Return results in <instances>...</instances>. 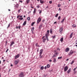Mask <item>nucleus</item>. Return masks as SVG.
I'll use <instances>...</instances> for the list:
<instances>
[{"label":"nucleus","mask_w":77,"mask_h":77,"mask_svg":"<svg viewBox=\"0 0 77 77\" xmlns=\"http://www.w3.org/2000/svg\"><path fill=\"white\" fill-rule=\"evenodd\" d=\"M20 77H23L24 76V73L23 72L21 73L19 75Z\"/></svg>","instance_id":"f257e3e1"},{"label":"nucleus","mask_w":77,"mask_h":77,"mask_svg":"<svg viewBox=\"0 0 77 77\" xmlns=\"http://www.w3.org/2000/svg\"><path fill=\"white\" fill-rule=\"evenodd\" d=\"M68 68L67 66H66L64 69V71H66L67 70H68Z\"/></svg>","instance_id":"f03ea898"},{"label":"nucleus","mask_w":77,"mask_h":77,"mask_svg":"<svg viewBox=\"0 0 77 77\" xmlns=\"http://www.w3.org/2000/svg\"><path fill=\"white\" fill-rule=\"evenodd\" d=\"M63 30V28L61 27L60 29V32L61 34L62 33V31Z\"/></svg>","instance_id":"7ed1b4c3"},{"label":"nucleus","mask_w":77,"mask_h":77,"mask_svg":"<svg viewBox=\"0 0 77 77\" xmlns=\"http://www.w3.org/2000/svg\"><path fill=\"white\" fill-rule=\"evenodd\" d=\"M19 62V60H17L15 61V64L17 65V64Z\"/></svg>","instance_id":"20e7f679"},{"label":"nucleus","mask_w":77,"mask_h":77,"mask_svg":"<svg viewBox=\"0 0 77 77\" xmlns=\"http://www.w3.org/2000/svg\"><path fill=\"white\" fill-rule=\"evenodd\" d=\"M43 53V49H41L40 51L39 54H42Z\"/></svg>","instance_id":"39448f33"},{"label":"nucleus","mask_w":77,"mask_h":77,"mask_svg":"<svg viewBox=\"0 0 77 77\" xmlns=\"http://www.w3.org/2000/svg\"><path fill=\"white\" fill-rule=\"evenodd\" d=\"M41 21V19L40 18V17L38 18L37 20V23H38L39 22H40V21Z\"/></svg>","instance_id":"423d86ee"},{"label":"nucleus","mask_w":77,"mask_h":77,"mask_svg":"<svg viewBox=\"0 0 77 77\" xmlns=\"http://www.w3.org/2000/svg\"><path fill=\"white\" fill-rule=\"evenodd\" d=\"M69 51V48H67L65 50L66 52H68Z\"/></svg>","instance_id":"0eeeda50"},{"label":"nucleus","mask_w":77,"mask_h":77,"mask_svg":"<svg viewBox=\"0 0 77 77\" xmlns=\"http://www.w3.org/2000/svg\"><path fill=\"white\" fill-rule=\"evenodd\" d=\"M15 7L16 8H19V4H17L15 5Z\"/></svg>","instance_id":"6e6552de"},{"label":"nucleus","mask_w":77,"mask_h":77,"mask_svg":"<svg viewBox=\"0 0 77 77\" xmlns=\"http://www.w3.org/2000/svg\"><path fill=\"white\" fill-rule=\"evenodd\" d=\"M73 53V52L72 51H71L69 53V55H71Z\"/></svg>","instance_id":"1a4fd4ad"},{"label":"nucleus","mask_w":77,"mask_h":77,"mask_svg":"<svg viewBox=\"0 0 77 77\" xmlns=\"http://www.w3.org/2000/svg\"><path fill=\"white\" fill-rule=\"evenodd\" d=\"M19 57V54H18L17 55H16L15 56V59H17V58H18Z\"/></svg>","instance_id":"9d476101"},{"label":"nucleus","mask_w":77,"mask_h":77,"mask_svg":"<svg viewBox=\"0 0 77 77\" xmlns=\"http://www.w3.org/2000/svg\"><path fill=\"white\" fill-rule=\"evenodd\" d=\"M49 34L47 33L45 34L46 37H48L49 36Z\"/></svg>","instance_id":"9b49d317"},{"label":"nucleus","mask_w":77,"mask_h":77,"mask_svg":"<svg viewBox=\"0 0 77 77\" xmlns=\"http://www.w3.org/2000/svg\"><path fill=\"white\" fill-rule=\"evenodd\" d=\"M72 35H73V33L72 32L70 36V38H71L72 37Z\"/></svg>","instance_id":"f8f14e48"},{"label":"nucleus","mask_w":77,"mask_h":77,"mask_svg":"<svg viewBox=\"0 0 77 77\" xmlns=\"http://www.w3.org/2000/svg\"><path fill=\"white\" fill-rule=\"evenodd\" d=\"M71 69L70 68L67 71V72L68 74H69V72H70V71H71Z\"/></svg>","instance_id":"ddd939ff"},{"label":"nucleus","mask_w":77,"mask_h":77,"mask_svg":"<svg viewBox=\"0 0 77 77\" xmlns=\"http://www.w3.org/2000/svg\"><path fill=\"white\" fill-rule=\"evenodd\" d=\"M13 44H14V42H12L11 43V44L10 45V47H11Z\"/></svg>","instance_id":"4468645a"},{"label":"nucleus","mask_w":77,"mask_h":77,"mask_svg":"<svg viewBox=\"0 0 77 77\" xmlns=\"http://www.w3.org/2000/svg\"><path fill=\"white\" fill-rule=\"evenodd\" d=\"M26 22H27V21H25L24 22V23L23 24V26H25V25H26Z\"/></svg>","instance_id":"2eb2a0df"},{"label":"nucleus","mask_w":77,"mask_h":77,"mask_svg":"<svg viewBox=\"0 0 77 77\" xmlns=\"http://www.w3.org/2000/svg\"><path fill=\"white\" fill-rule=\"evenodd\" d=\"M63 41V37H62L60 39V41L61 42H62Z\"/></svg>","instance_id":"dca6fc26"},{"label":"nucleus","mask_w":77,"mask_h":77,"mask_svg":"<svg viewBox=\"0 0 77 77\" xmlns=\"http://www.w3.org/2000/svg\"><path fill=\"white\" fill-rule=\"evenodd\" d=\"M40 3H41L42 4V3H44V1L42 0H40Z\"/></svg>","instance_id":"f3484780"},{"label":"nucleus","mask_w":77,"mask_h":77,"mask_svg":"<svg viewBox=\"0 0 77 77\" xmlns=\"http://www.w3.org/2000/svg\"><path fill=\"white\" fill-rule=\"evenodd\" d=\"M64 20H65V18H63V19L61 22V23H63Z\"/></svg>","instance_id":"a211bd4d"},{"label":"nucleus","mask_w":77,"mask_h":77,"mask_svg":"<svg viewBox=\"0 0 77 77\" xmlns=\"http://www.w3.org/2000/svg\"><path fill=\"white\" fill-rule=\"evenodd\" d=\"M42 25H40L39 27H38V29H41V27H42Z\"/></svg>","instance_id":"6ab92c4d"},{"label":"nucleus","mask_w":77,"mask_h":77,"mask_svg":"<svg viewBox=\"0 0 77 77\" xmlns=\"http://www.w3.org/2000/svg\"><path fill=\"white\" fill-rule=\"evenodd\" d=\"M35 29L34 27H33L32 29H31V31L33 32V30H34V29Z\"/></svg>","instance_id":"aec40b11"},{"label":"nucleus","mask_w":77,"mask_h":77,"mask_svg":"<svg viewBox=\"0 0 77 77\" xmlns=\"http://www.w3.org/2000/svg\"><path fill=\"white\" fill-rule=\"evenodd\" d=\"M42 54H39V57L40 58H41L42 57V55H41Z\"/></svg>","instance_id":"412c9836"},{"label":"nucleus","mask_w":77,"mask_h":77,"mask_svg":"<svg viewBox=\"0 0 77 77\" xmlns=\"http://www.w3.org/2000/svg\"><path fill=\"white\" fill-rule=\"evenodd\" d=\"M72 27H76V25L75 24H73L72 25Z\"/></svg>","instance_id":"4be33fe9"},{"label":"nucleus","mask_w":77,"mask_h":77,"mask_svg":"<svg viewBox=\"0 0 77 77\" xmlns=\"http://www.w3.org/2000/svg\"><path fill=\"white\" fill-rule=\"evenodd\" d=\"M50 33H53V30H52V29H51L50 30Z\"/></svg>","instance_id":"5701e85b"},{"label":"nucleus","mask_w":77,"mask_h":77,"mask_svg":"<svg viewBox=\"0 0 77 77\" xmlns=\"http://www.w3.org/2000/svg\"><path fill=\"white\" fill-rule=\"evenodd\" d=\"M56 62V59L54 58V60H53V62Z\"/></svg>","instance_id":"b1692460"},{"label":"nucleus","mask_w":77,"mask_h":77,"mask_svg":"<svg viewBox=\"0 0 77 77\" xmlns=\"http://www.w3.org/2000/svg\"><path fill=\"white\" fill-rule=\"evenodd\" d=\"M26 2H27V4H28V3H29V2H30V0H26Z\"/></svg>","instance_id":"393cba45"},{"label":"nucleus","mask_w":77,"mask_h":77,"mask_svg":"<svg viewBox=\"0 0 77 77\" xmlns=\"http://www.w3.org/2000/svg\"><path fill=\"white\" fill-rule=\"evenodd\" d=\"M35 24V22H32V24H31V26H33V25H34V24Z\"/></svg>","instance_id":"a878e982"},{"label":"nucleus","mask_w":77,"mask_h":77,"mask_svg":"<svg viewBox=\"0 0 77 77\" xmlns=\"http://www.w3.org/2000/svg\"><path fill=\"white\" fill-rule=\"evenodd\" d=\"M46 40V39H45V38L43 39V42H45Z\"/></svg>","instance_id":"bb28decb"},{"label":"nucleus","mask_w":77,"mask_h":77,"mask_svg":"<svg viewBox=\"0 0 77 77\" xmlns=\"http://www.w3.org/2000/svg\"><path fill=\"white\" fill-rule=\"evenodd\" d=\"M27 19L28 21H29V20H30V17H27Z\"/></svg>","instance_id":"cd10ccee"},{"label":"nucleus","mask_w":77,"mask_h":77,"mask_svg":"<svg viewBox=\"0 0 77 77\" xmlns=\"http://www.w3.org/2000/svg\"><path fill=\"white\" fill-rule=\"evenodd\" d=\"M58 15H59V14L58 13L55 16V17H56L57 18V17L58 16Z\"/></svg>","instance_id":"c85d7f7f"},{"label":"nucleus","mask_w":77,"mask_h":77,"mask_svg":"<svg viewBox=\"0 0 77 77\" xmlns=\"http://www.w3.org/2000/svg\"><path fill=\"white\" fill-rule=\"evenodd\" d=\"M50 66L49 64L47 65V68H50Z\"/></svg>","instance_id":"c756f323"},{"label":"nucleus","mask_w":77,"mask_h":77,"mask_svg":"<svg viewBox=\"0 0 77 77\" xmlns=\"http://www.w3.org/2000/svg\"><path fill=\"white\" fill-rule=\"evenodd\" d=\"M56 56H57V55H56V54H54V56H52V57H56Z\"/></svg>","instance_id":"7c9ffc66"},{"label":"nucleus","mask_w":77,"mask_h":77,"mask_svg":"<svg viewBox=\"0 0 77 77\" xmlns=\"http://www.w3.org/2000/svg\"><path fill=\"white\" fill-rule=\"evenodd\" d=\"M41 69H44V66H42L41 67Z\"/></svg>","instance_id":"2f4dec72"},{"label":"nucleus","mask_w":77,"mask_h":77,"mask_svg":"<svg viewBox=\"0 0 77 77\" xmlns=\"http://www.w3.org/2000/svg\"><path fill=\"white\" fill-rule=\"evenodd\" d=\"M62 57H58V59H62Z\"/></svg>","instance_id":"473e14b6"},{"label":"nucleus","mask_w":77,"mask_h":77,"mask_svg":"<svg viewBox=\"0 0 77 77\" xmlns=\"http://www.w3.org/2000/svg\"><path fill=\"white\" fill-rule=\"evenodd\" d=\"M74 61H73V60L72 61L71 63H70L71 65H72V63H74Z\"/></svg>","instance_id":"72a5a7b5"},{"label":"nucleus","mask_w":77,"mask_h":77,"mask_svg":"<svg viewBox=\"0 0 77 77\" xmlns=\"http://www.w3.org/2000/svg\"><path fill=\"white\" fill-rule=\"evenodd\" d=\"M35 12H36V9H35H35H34V12H33L34 14Z\"/></svg>","instance_id":"f704fd0d"},{"label":"nucleus","mask_w":77,"mask_h":77,"mask_svg":"<svg viewBox=\"0 0 77 77\" xmlns=\"http://www.w3.org/2000/svg\"><path fill=\"white\" fill-rule=\"evenodd\" d=\"M46 40L48 41L49 40L48 38V37H46Z\"/></svg>","instance_id":"c9c22d12"},{"label":"nucleus","mask_w":77,"mask_h":77,"mask_svg":"<svg viewBox=\"0 0 77 77\" xmlns=\"http://www.w3.org/2000/svg\"><path fill=\"white\" fill-rule=\"evenodd\" d=\"M49 3L50 4H51V3H52V1H49Z\"/></svg>","instance_id":"e433bc0d"},{"label":"nucleus","mask_w":77,"mask_h":77,"mask_svg":"<svg viewBox=\"0 0 77 77\" xmlns=\"http://www.w3.org/2000/svg\"><path fill=\"white\" fill-rule=\"evenodd\" d=\"M53 38H56V36H52Z\"/></svg>","instance_id":"4c0bfd02"},{"label":"nucleus","mask_w":77,"mask_h":77,"mask_svg":"<svg viewBox=\"0 0 77 77\" xmlns=\"http://www.w3.org/2000/svg\"><path fill=\"white\" fill-rule=\"evenodd\" d=\"M19 20H23V18L22 17V18H20L19 19Z\"/></svg>","instance_id":"58836bf2"},{"label":"nucleus","mask_w":77,"mask_h":77,"mask_svg":"<svg viewBox=\"0 0 77 77\" xmlns=\"http://www.w3.org/2000/svg\"><path fill=\"white\" fill-rule=\"evenodd\" d=\"M8 50H9V49H8L6 51V53H7V52H8Z\"/></svg>","instance_id":"ea45409f"},{"label":"nucleus","mask_w":77,"mask_h":77,"mask_svg":"<svg viewBox=\"0 0 77 77\" xmlns=\"http://www.w3.org/2000/svg\"><path fill=\"white\" fill-rule=\"evenodd\" d=\"M60 6H61L60 4H59V5H58V7H60Z\"/></svg>","instance_id":"a19ab883"},{"label":"nucleus","mask_w":77,"mask_h":77,"mask_svg":"<svg viewBox=\"0 0 77 77\" xmlns=\"http://www.w3.org/2000/svg\"><path fill=\"white\" fill-rule=\"evenodd\" d=\"M60 16H59L58 17V20H60Z\"/></svg>","instance_id":"79ce46f5"},{"label":"nucleus","mask_w":77,"mask_h":77,"mask_svg":"<svg viewBox=\"0 0 77 77\" xmlns=\"http://www.w3.org/2000/svg\"><path fill=\"white\" fill-rule=\"evenodd\" d=\"M42 12V11H41V10H40L39 12V14H41Z\"/></svg>","instance_id":"37998d69"},{"label":"nucleus","mask_w":77,"mask_h":77,"mask_svg":"<svg viewBox=\"0 0 77 77\" xmlns=\"http://www.w3.org/2000/svg\"><path fill=\"white\" fill-rule=\"evenodd\" d=\"M55 54H56V55H57V54H58V52H55Z\"/></svg>","instance_id":"c03bdc74"},{"label":"nucleus","mask_w":77,"mask_h":77,"mask_svg":"<svg viewBox=\"0 0 77 77\" xmlns=\"http://www.w3.org/2000/svg\"><path fill=\"white\" fill-rule=\"evenodd\" d=\"M47 33H48V34H49V30H48L47 31Z\"/></svg>","instance_id":"a18cd8bd"},{"label":"nucleus","mask_w":77,"mask_h":77,"mask_svg":"<svg viewBox=\"0 0 77 77\" xmlns=\"http://www.w3.org/2000/svg\"><path fill=\"white\" fill-rule=\"evenodd\" d=\"M20 28H21V26H18V29H20Z\"/></svg>","instance_id":"49530a36"},{"label":"nucleus","mask_w":77,"mask_h":77,"mask_svg":"<svg viewBox=\"0 0 77 77\" xmlns=\"http://www.w3.org/2000/svg\"><path fill=\"white\" fill-rule=\"evenodd\" d=\"M10 24H9L8 25V27H10Z\"/></svg>","instance_id":"de8ad7c7"},{"label":"nucleus","mask_w":77,"mask_h":77,"mask_svg":"<svg viewBox=\"0 0 77 77\" xmlns=\"http://www.w3.org/2000/svg\"><path fill=\"white\" fill-rule=\"evenodd\" d=\"M57 50H59H59H60V49H59V48H57Z\"/></svg>","instance_id":"09e8293b"},{"label":"nucleus","mask_w":77,"mask_h":77,"mask_svg":"<svg viewBox=\"0 0 77 77\" xmlns=\"http://www.w3.org/2000/svg\"><path fill=\"white\" fill-rule=\"evenodd\" d=\"M19 17L20 18H21V17H23V15H21V16H19Z\"/></svg>","instance_id":"8fccbe9b"},{"label":"nucleus","mask_w":77,"mask_h":77,"mask_svg":"<svg viewBox=\"0 0 77 77\" xmlns=\"http://www.w3.org/2000/svg\"><path fill=\"white\" fill-rule=\"evenodd\" d=\"M54 51L55 53H56V52H57V51L56 50H54Z\"/></svg>","instance_id":"3c124183"},{"label":"nucleus","mask_w":77,"mask_h":77,"mask_svg":"<svg viewBox=\"0 0 77 77\" xmlns=\"http://www.w3.org/2000/svg\"><path fill=\"white\" fill-rule=\"evenodd\" d=\"M77 67H76V68H75V69H73V71H75V69H76V68H77Z\"/></svg>","instance_id":"603ef678"},{"label":"nucleus","mask_w":77,"mask_h":77,"mask_svg":"<svg viewBox=\"0 0 77 77\" xmlns=\"http://www.w3.org/2000/svg\"><path fill=\"white\" fill-rule=\"evenodd\" d=\"M45 69H47V66H45Z\"/></svg>","instance_id":"864d4df0"},{"label":"nucleus","mask_w":77,"mask_h":77,"mask_svg":"<svg viewBox=\"0 0 77 77\" xmlns=\"http://www.w3.org/2000/svg\"><path fill=\"white\" fill-rule=\"evenodd\" d=\"M21 11L20 10H18V12H20Z\"/></svg>","instance_id":"5fc2aeb1"},{"label":"nucleus","mask_w":77,"mask_h":77,"mask_svg":"<svg viewBox=\"0 0 77 77\" xmlns=\"http://www.w3.org/2000/svg\"><path fill=\"white\" fill-rule=\"evenodd\" d=\"M59 11H61V9H60V8H59Z\"/></svg>","instance_id":"6e6d98bb"},{"label":"nucleus","mask_w":77,"mask_h":77,"mask_svg":"<svg viewBox=\"0 0 77 77\" xmlns=\"http://www.w3.org/2000/svg\"><path fill=\"white\" fill-rule=\"evenodd\" d=\"M37 8H39V5H38L37 6Z\"/></svg>","instance_id":"4d7b16f0"},{"label":"nucleus","mask_w":77,"mask_h":77,"mask_svg":"<svg viewBox=\"0 0 77 77\" xmlns=\"http://www.w3.org/2000/svg\"><path fill=\"white\" fill-rule=\"evenodd\" d=\"M45 75H44L43 76V77H45Z\"/></svg>","instance_id":"13d9d810"},{"label":"nucleus","mask_w":77,"mask_h":77,"mask_svg":"<svg viewBox=\"0 0 77 77\" xmlns=\"http://www.w3.org/2000/svg\"><path fill=\"white\" fill-rule=\"evenodd\" d=\"M30 13H31V11H29V12H28V14H30Z\"/></svg>","instance_id":"bf43d9fd"},{"label":"nucleus","mask_w":77,"mask_h":77,"mask_svg":"<svg viewBox=\"0 0 77 77\" xmlns=\"http://www.w3.org/2000/svg\"><path fill=\"white\" fill-rule=\"evenodd\" d=\"M49 62H52V60H49Z\"/></svg>","instance_id":"052dcab7"},{"label":"nucleus","mask_w":77,"mask_h":77,"mask_svg":"<svg viewBox=\"0 0 77 77\" xmlns=\"http://www.w3.org/2000/svg\"><path fill=\"white\" fill-rule=\"evenodd\" d=\"M69 60V59L68 58L66 60V61H68V60Z\"/></svg>","instance_id":"680f3d73"},{"label":"nucleus","mask_w":77,"mask_h":77,"mask_svg":"<svg viewBox=\"0 0 77 77\" xmlns=\"http://www.w3.org/2000/svg\"><path fill=\"white\" fill-rule=\"evenodd\" d=\"M35 45H36V46H37L38 45V43H36V44H35Z\"/></svg>","instance_id":"e2e57ef3"},{"label":"nucleus","mask_w":77,"mask_h":77,"mask_svg":"<svg viewBox=\"0 0 77 77\" xmlns=\"http://www.w3.org/2000/svg\"><path fill=\"white\" fill-rule=\"evenodd\" d=\"M57 23V22H54V24H56Z\"/></svg>","instance_id":"0e129e2a"},{"label":"nucleus","mask_w":77,"mask_h":77,"mask_svg":"<svg viewBox=\"0 0 77 77\" xmlns=\"http://www.w3.org/2000/svg\"><path fill=\"white\" fill-rule=\"evenodd\" d=\"M19 2H21V3H22V2H23V1H20Z\"/></svg>","instance_id":"69168bd1"},{"label":"nucleus","mask_w":77,"mask_h":77,"mask_svg":"<svg viewBox=\"0 0 77 77\" xmlns=\"http://www.w3.org/2000/svg\"><path fill=\"white\" fill-rule=\"evenodd\" d=\"M44 38H45V36H44L42 38V39H43Z\"/></svg>","instance_id":"338daca9"},{"label":"nucleus","mask_w":77,"mask_h":77,"mask_svg":"<svg viewBox=\"0 0 77 77\" xmlns=\"http://www.w3.org/2000/svg\"><path fill=\"white\" fill-rule=\"evenodd\" d=\"M18 26H17V27H16V28H17V29H18Z\"/></svg>","instance_id":"774afa93"}]
</instances>
